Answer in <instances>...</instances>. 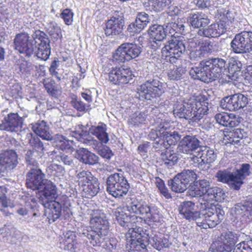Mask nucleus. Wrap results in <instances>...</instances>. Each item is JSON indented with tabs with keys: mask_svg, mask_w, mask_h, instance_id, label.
Returning <instances> with one entry per match:
<instances>
[{
	"mask_svg": "<svg viewBox=\"0 0 252 252\" xmlns=\"http://www.w3.org/2000/svg\"><path fill=\"white\" fill-rule=\"evenodd\" d=\"M197 207L200 210L197 223L201 228H213L223 219L224 212L208 202H200Z\"/></svg>",
	"mask_w": 252,
	"mask_h": 252,
	"instance_id": "obj_1",
	"label": "nucleus"
},
{
	"mask_svg": "<svg viewBox=\"0 0 252 252\" xmlns=\"http://www.w3.org/2000/svg\"><path fill=\"white\" fill-rule=\"evenodd\" d=\"M208 111L207 106L202 105L201 102L195 99H190L178 106L174 109L173 113L175 117L196 122L201 120Z\"/></svg>",
	"mask_w": 252,
	"mask_h": 252,
	"instance_id": "obj_2",
	"label": "nucleus"
},
{
	"mask_svg": "<svg viewBox=\"0 0 252 252\" xmlns=\"http://www.w3.org/2000/svg\"><path fill=\"white\" fill-rule=\"evenodd\" d=\"M106 190L112 196L119 198L126 195L130 188L127 180L120 173L111 174L106 180Z\"/></svg>",
	"mask_w": 252,
	"mask_h": 252,
	"instance_id": "obj_3",
	"label": "nucleus"
},
{
	"mask_svg": "<svg viewBox=\"0 0 252 252\" xmlns=\"http://www.w3.org/2000/svg\"><path fill=\"white\" fill-rule=\"evenodd\" d=\"M139 95L148 100L160 96L164 92L163 84L156 77L147 81L137 89Z\"/></svg>",
	"mask_w": 252,
	"mask_h": 252,
	"instance_id": "obj_4",
	"label": "nucleus"
},
{
	"mask_svg": "<svg viewBox=\"0 0 252 252\" xmlns=\"http://www.w3.org/2000/svg\"><path fill=\"white\" fill-rule=\"evenodd\" d=\"M141 51V48L136 44L124 43L117 48L113 54V60L119 63L129 61L138 57Z\"/></svg>",
	"mask_w": 252,
	"mask_h": 252,
	"instance_id": "obj_5",
	"label": "nucleus"
},
{
	"mask_svg": "<svg viewBox=\"0 0 252 252\" xmlns=\"http://www.w3.org/2000/svg\"><path fill=\"white\" fill-rule=\"evenodd\" d=\"M32 38L35 40L37 50L35 53L38 58L43 61L47 60L51 53L50 40L47 35L40 30L35 31L32 35Z\"/></svg>",
	"mask_w": 252,
	"mask_h": 252,
	"instance_id": "obj_6",
	"label": "nucleus"
},
{
	"mask_svg": "<svg viewBox=\"0 0 252 252\" xmlns=\"http://www.w3.org/2000/svg\"><path fill=\"white\" fill-rule=\"evenodd\" d=\"M14 45L15 50L29 57L33 53L36 47L35 40L33 38L30 39L29 35L26 32L16 34L14 39Z\"/></svg>",
	"mask_w": 252,
	"mask_h": 252,
	"instance_id": "obj_7",
	"label": "nucleus"
},
{
	"mask_svg": "<svg viewBox=\"0 0 252 252\" xmlns=\"http://www.w3.org/2000/svg\"><path fill=\"white\" fill-rule=\"evenodd\" d=\"M48 179L39 168H31L26 175V185L32 190H39Z\"/></svg>",
	"mask_w": 252,
	"mask_h": 252,
	"instance_id": "obj_8",
	"label": "nucleus"
},
{
	"mask_svg": "<svg viewBox=\"0 0 252 252\" xmlns=\"http://www.w3.org/2000/svg\"><path fill=\"white\" fill-rule=\"evenodd\" d=\"M125 26V18L122 12H115L106 23L105 33L107 35L121 34Z\"/></svg>",
	"mask_w": 252,
	"mask_h": 252,
	"instance_id": "obj_9",
	"label": "nucleus"
},
{
	"mask_svg": "<svg viewBox=\"0 0 252 252\" xmlns=\"http://www.w3.org/2000/svg\"><path fill=\"white\" fill-rule=\"evenodd\" d=\"M248 103V98L241 94L224 97L220 101V106L224 109L236 111L244 108Z\"/></svg>",
	"mask_w": 252,
	"mask_h": 252,
	"instance_id": "obj_10",
	"label": "nucleus"
},
{
	"mask_svg": "<svg viewBox=\"0 0 252 252\" xmlns=\"http://www.w3.org/2000/svg\"><path fill=\"white\" fill-rule=\"evenodd\" d=\"M150 39V46L154 50H157L163 45L167 34L164 26L154 25L149 29Z\"/></svg>",
	"mask_w": 252,
	"mask_h": 252,
	"instance_id": "obj_11",
	"label": "nucleus"
},
{
	"mask_svg": "<svg viewBox=\"0 0 252 252\" xmlns=\"http://www.w3.org/2000/svg\"><path fill=\"white\" fill-rule=\"evenodd\" d=\"M23 118L17 113H10L5 117L0 124V129L10 132H18L21 129Z\"/></svg>",
	"mask_w": 252,
	"mask_h": 252,
	"instance_id": "obj_12",
	"label": "nucleus"
},
{
	"mask_svg": "<svg viewBox=\"0 0 252 252\" xmlns=\"http://www.w3.org/2000/svg\"><path fill=\"white\" fill-rule=\"evenodd\" d=\"M108 76L109 81L115 85L126 84L132 79L131 71L123 67L113 68Z\"/></svg>",
	"mask_w": 252,
	"mask_h": 252,
	"instance_id": "obj_13",
	"label": "nucleus"
},
{
	"mask_svg": "<svg viewBox=\"0 0 252 252\" xmlns=\"http://www.w3.org/2000/svg\"><path fill=\"white\" fill-rule=\"evenodd\" d=\"M185 51V45L183 41L175 36L168 40L161 49L162 56H167V55L169 54L181 57Z\"/></svg>",
	"mask_w": 252,
	"mask_h": 252,
	"instance_id": "obj_14",
	"label": "nucleus"
},
{
	"mask_svg": "<svg viewBox=\"0 0 252 252\" xmlns=\"http://www.w3.org/2000/svg\"><path fill=\"white\" fill-rule=\"evenodd\" d=\"M90 224L92 228L108 232L109 222L106 215L99 210H92L90 212Z\"/></svg>",
	"mask_w": 252,
	"mask_h": 252,
	"instance_id": "obj_15",
	"label": "nucleus"
},
{
	"mask_svg": "<svg viewBox=\"0 0 252 252\" xmlns=\"http://www.w3.org/2000/svg\"><path fill=\"white\" fill-rule=\"evenodd\" d=\"M202 143L196 136L188 135L184 136L180 141L178 147V151L184 154H191L199 149Z\"/></svg>",
	"mask_w": 252,
	"mask_h": 252,
	"instance_id": "obj_16",
	"label": "nucleus"
},
{
	"mask_svg": "<svg viewBox=\"0 0 252 252\" xmlns=\"http://www.w3.org/2000/svg\"><path fill=\"white\" fill-rule=\"evenodd\" d=\"M17 157L13 150L1 151L0 153V173L15 167L18 163Z\"/></svg>",
	"mask_w": 252,
	"mask_h": 252,
	"instance_id": "obj_17",
	"label": "nucleus"
},
{
	"mask_svg": "<svg viewBox=\"0 0 252 252\" xmlns=\"http://www.w3.org/2000/svg\"><path fill=\"white\" fill-rule=\"evenodd\" d=\"M88 135L89 133L87 131H82L81 132L79 133L80 140L84 143L92 146L94 149L97 150L98 154L102 158L110 159L113 155L111 150L106 146L99 149L101 144L93 138L88 139L86 138Z\"/></svg>",
	"mask_w": 252,
	"mask_h": 252,
	"instance_id": "obj_18",
	"label": "nucleus"
},
{
	"mask_svg": "<svg viewBox=\"0 0 252 252\" xmlns=\"http://www.w3.org/2000/svg\"><path fill=\"white\" fill-rule=\"evenodd\" d=\"M39 190H40L39 202L41 204H47L49 201L55 200L58 196L55 185L49 180Z\"/></svg>",
	"mask_w": 252,
	"mask_h": 252,
	"instance_id": "obj_19",
	"label": "nucleus"
},
{
	"mask_svg": "<svg viewBox=\"0 0 252 252\" xmlns=\"http://www.w3.org/2000/svg\"><path fill=\"white\" fill-rule=\"evenodd\" d=\"M205 61L213 81L220 77L221 74L226 71V62L224 60L216 58Z\"/></svg>",
	"mask_w": 252,
	"mask_h": 252,
	"instance_id": "obj_20",
	"label": "nucleus"
},
{
	"mask_svg": "<svg viewBox=\"0 0 252 252\" xmlns=\"http://www.w3.org/2000/svg\"><path fill=\"white\" fill-rule=\"evenodd\" d=\"M189 74L193 79L204 82L213 81L205 60L200 62L198 66L192 67L189 70Z\"/></svg>",
	"mask_w": 252,
	"mask_h": 252,
	"instance_id": "obj_21",
	"label": "nucleus"
},
{
	"mask_svg": "<svg viewBox=\"0 0 252 252\" xmlns=\"http://www.w3.org/2000/svg\"><path fill=\"white\" fill-rule=\"evenodd\" d=\"M127 210L131 214L136 215H140L141 218L145 219L149 216L152 211L150 206L145 203L139 202L137 200L134 199L128 201L126 204Z\"/></svg>",
	"mask_w": 252,
	"mask_h": 252,
	"instance_id": "obj_22",
	"label": "nucleus"
},
{
	"mask_svg": "<svg viewBox=\"0 0 252 252\" xmlns=\"http://www.w3.org/2000/svg\"><path fill=\"white\" fill-rule=\"evenodd\" d=\"M31 127L34 133L43 140H51L52 138L49 125L44 120H39L31 124Z\"/></svg>",
	"mask_w": 252,
	"mask_h": 252,
	"instance_id": "obj_23",
	"label": "nucleus"
},
{
	"mask_svg": "<svg viewBox=\"0 0 252 252\" xmlns=\"http://www.w3.org/2000/svg\"><path fill=\"white\" fill-rule=\"evenodd\" d=\"M195 204L191 201H184L178 207V210L181 215L187 220H196L200 216V211L194 209Z\"/></svg>",
	"mask_w": 252,
	"mask_h": 252,
	"instance_id": "obj_24",
	"label": "nucleus"
},
{
	"mask_svg": "<svg viewBox=\"0 0 252 252\" xmlns=\"http://www.w3.org/2000/svg\"><path fill=\"white\" fill-rule=\"evenodd\" d=\"M232 214L238 219L244 220L251 216L252 212V203L244 201L236 204L231 209Z\"/></svg>",
	"mask_w": 252,
	"mask_h": 252,
	"instance_id": "obj_25",
	"label": "nucleus"
},
{
	"mask_svg": "<svg viewBox=\"0 0 252 252\" xmlns=\"http://www.w3.org/2000/svg\"><path fill=\"white\" fill-rule=\"evenodd\" d=\"M75 233L72 231H68L64 235L63 249L75 252L80 250L81 244L76 239Z\"/></svg>",
	"mask_w": 252,
	"mask_h": 252,
	"instance_id": "obj_26",
	"label": "nucleus"
},
{
	"mask_svg": "<svg viewBox=\"0 0 252 252\" xmlns=\"http://www.w3.org/2000/svg\"><path fill=\"white\" fill-rule=\"evenodd\" d=\"M108 233L92 228L90 231L86 230L83 232L82 235L88 238L91 245L93 246H100Z\"/></svg>",
	"mask_w": 252,
	"mask_h": 252,
	"instance_id": "obj_27",
	"label": "nucleus"
},
{
	"mask_svg": "<svg viewBox=\"0 0 252 252\" xmlns=\"http://www.w3.org/2000/svg\"><path fill=\"white\" fill-rule=\"evenodd\" d=\"M226 30L225 23L220 21L218 24H212L206 28L203 29L202 33L206 37H219Z\"/></svg>",
	"mask_w": 252,
	"mask_h": 252,
	"instance_id": "obj_28",
	"label": "nucleus"
},
{
	"mask_svg": "<svg viewBox=\"0 0 252 252\" xmlns=\"http://www.w3.org/2000/svg\"><path fill=\"white\" fill-rule=\"evenodd\" d=\"M76 153L78 160L86 164L94 165L98 162V157L86 148H79Z\"/></svg>",
	"mask_w": 252,
	"mask_h": 252,
	"instance_id": "obj_29",
	"label": "nucleus"
},
{
	"mask_svg": "<svg viewBox=\"0 0 252 252\" xmlns=\"http://www.w3.org/2000/svg\"><path fill=\"white\" fill-rule=\"evenodd\" d=\"M148 237V242L152 246L157 250L160 251L163 248H168L171 245V242L169 240V237L166 235L163 236L162 234H155L153 236L147 235Z\"/></svg>",
	"mask_w": 252,
	"mask_h": 252,
	"instance_id": "obj_30",
	"label": "nucleus"
},
{
	"mask_svg": "<svg viewBox=\"0 0 252 252\" xmlns=\"http://www.w3.org/2000/svg\"><path fill=\"white\" fill-rule=\"evenodd\" d=\"M209 41H205L199 44L198 48L191 50L189 58L192 61H198L208 56L210 53Z\"/></svg>",
	"mask_w": 252,
	"mask_h": 252,
	"instance_id": "obj_31",
	"label": "nucleus"
},
{
	"mask_svg": "<svg viewBox=\"0 0 252 252\" xmlns=\"http://www.w3.org/2000/svg\"><path fill=\"white\" fill-rule=\"evenodd\" d=\"M218 181L227 184L229 187L235 190H239L236 187V180L233 172L227 170H219L215 175Z\"/></svg>",
	"mask_w": 252,
	"mask_h": 252,
	"instance_id": "obj_32",
	"label": "nucleus"
},
{
	"mask_svg": "<svg viewBox=\"0 0 252 252\" xmlns=\"http://www.w3.org/2000/svg\"><path fill=\"white\" fill-rule=\"evenodd\" d=\"M251 165L249 163H243L239 169L233 172L236 180V187L239 189L243 184V180L251 174Z\"/></svg>",
	"mask_w": 252,
	"mask_h": 252,
	"instance_id": "obj_33",
	"label": "nucleus"
},
{
	"mask_svg": "<svg viewBox=\"0 0 252 252\" xmlns=\"http://www.w3.org/2000/svg\"><path fill=\"white\" fill-rule=\"evenodd\" d=\"M188 22L192 27L203 29L209 24L210 20L204 14L194 13L190 14Z\"/></svg>",
	"mask_w": 252,
	"mask_h": 252,
	"instance_id": "obj_34",
	"label": "nucleus"
},
{
	"mask_svg": "<svg viewBox=\"0 0 252 252\" xmlns=\"http://www.w3.org/2000/svg\"><path fill=\"white\" fill-rule=\"evenodd\" d=\"M198 151L199 157H201V161H202L203 164L211 163L215 160L217 156L213 149L207 146H202Z\"/></svg>",
	"mask_w": 252,
	"mask_h": 252,
	"instance_id": "obj_35",
	"label": "nucleus"
},
{
	"mask_svg": "<svg viewBox=\"0 0 252 252\" xmlns=\"http://www.w3.org/2000/svg\"><path fill=\"white\" fill-rule=\"evenodd\" d=\"M114 215L118 222L122 226H128L131 222L133 217L127 215L124 211V208L121 206L117 207L114 211Z\"/></svg>",
	"mask_w": 252,
	"mask_h": 252,
	"instance_id": "obj_36",
	"label": "nucleus"
},
{
	"mask_svg": "<svg viewBox=\"0 0 252 252\" xmlns=\"http://www.w3.org/2000/svg\"><path fill=\"white\" fill-rule=\"evenodd\" d=\"M91 133L95 136L100 141V143L106 144L109 140L108 134L106 132L105 125H102L97 126H92L91 129Z\"/></svg>",
	"mask_w": 252,
	"mask_h": 252,
	"instance_id": "obj_37",
	"label": "nucleus"
},
{
	"mask_svg": "<svg viewBox=\"0 0 252 252\" xmlns=\"http://www.w3.org/2000/svg\"><path fill=\"white\" fill-rule=\"evenodd\" d=\"M99 185L98 179L96 178L83 187L82 190L85 196L90 198L95 196L99 191Z\"/></svg>",
	"mask_w": 252,
	"mask_h": 252,
	"instance_id": "obj_38",
	"label": "nucleus"
},
{
	"mask_svg": "<svg viewBox=\"0 0 252 252\" xmlns=\"http://www.w3.org/2000/svg\"><path fill=\"white\" fill-rule=\"evenodd\" d=\"M168 185L171 190L175 192L182 193L187 189V185L181 180L177 175L168 181Z\"/></svg>",
	"mask_w": 252,
	"mask_h": 252,
	"instance_id": "obj_39",
	"label": "nucleus"
},
{
	"mask_svg": "<svg viewBox=\"0 0 252 252\" xmlns=\"http://www.w3.org/2000/svg\"><path fill=\"white\" fill-rule=\"evenodd\" d=\"M245 32H247L244 31L237 34L230 43L232 50L235 53L241 54V50L243 49L242 47L245 42L244 41Z\"/></svg>",
	"mask_w": 252,
	"mask_h": 252,
	"instance_id": "obj_40",
	"label": "nucleus"
},
{
	"mask_svg": "<svg viewBox=\"0 0 252 252\" xmlns=\"http://www.w3.org/2000/svg\"><path fill=\"white\" fill-rule=\"evenodd\" d=\"M237 238L236 234L232 231L222 233L218 240L221 243L232 248L237 242Z\"/></svg>",
	"mask_w": 252,
	"mask_h": 252,
	"instance_id": "obj_41",
	"label": "nucleus"
},
{
	"mask_svg": "<svg viewBox=\"0 0 252 252\" xmlns=\"http://www.w3.org/2000/svg\"><path fill=\"white\" fill-rule=\"evenodd\" d=\"M70 97L71 106L77 111L86 112L90 109V104L83 102L76 94H71Z\"/></svg>",
	"mask_w": 252,
	"mask_h": 252,
	"instance_id": "obj_42",
	"label": "nucleus"
},
{
	"mask_svg": "<svg viewBox=\"0 0 252 252\" xmlns=\"http://www.w3.org/2000/svg\"><path fill=\"white\" fill-rule=\"evenodd\" d=\"M77 178L79 185L82 188L96 178L92 175L91 172L83 170L77 174Z\"/></svg>",
	"mask_w": 252,
	"mask_h": 252,
	"instance_id": "obj_43",
	"label": "nucleus"
},
{
	"mask_svg": "<svg viewBox=\"0 0 252 252\" xmlns=\"http://www.w3.org/2000/svg\"><path fill=\"white\" fill-rule=\"evenodd\" d=\"M176 175L187 185L197 179V175L194 171L189 169H185Z\"/></svg>",
	"mask_w": 252,
	"mask_h": 252,
	"instance_id": "obj_44",
	"label": "nucleus"
},
{
	"mask_svg": "<svg viewBox=\"0 0 252 252\" xmlns=\"http://www.w3.org/2000/svg\"><path fill=\"white\" fill-rule=\"evenodd\" d=\"M38 153L34 150H28L25 155V159L27 166L31 168H38V163L37 161Z\"/></svg>",
	"mask_w": 252,
	"mask_h": 252,
	"instance_id": "obj_45",
	"label": "nucleus"
},
{
	"mask_svg": "<svg viewBox=\"0 0 252 252\" xmlns=\"http://www.w3.org/2000/svg\"><path fill=\"white\" fill-rule=\"evenodd\" d=\"M161 158L164 163L168 167L174 165L178 160L176 154L170 151H166L165 153H162Z\"/></svg>",
	"mask_w": 252,
	"mask_h": 252,
	"instance_id": "obj_46",
	"label": "nucleus"
},
{
	"mask_svg": "<svg viewBox=\"0 0 252 252\" xmlns=\"http://www.w3.org/2000/svg\"><path fill=\"white\" fill-rule=\"evenodd\" d=\"M141 227L129 228L127 235L131 237L132 242L136 241L139 245H143L144 237L141 235Z\"/></svg>",
	"mask_w": 252,
	"mask_h": 252,
	"instance_id": "obj_47",
	"label": "nucleus"
},
{
	"mask_svg": "<svg viewBox=\"0 0 252 252\" xmlns=\"http://www.w3.org/2000/svg\"><path fill=\"white\" fill-rule=\"evenodd\" d=\"M146 115L142 112H136L132 115L128 123L133 126H138L144 123L146 119Z\"/></svg>",
	"mask_w": 252,
	"mask_h": 252,
	"instance_id": "obj_48",
	"label": "nucleus"
},
{
	"mask_svg": "<svg viewBox=\"0 0 252 252\" xmlns=\"http://www.w3.org/2000/svg\"><path fill=\"white\" fill-rule=\"evenodd\" d=\"M223 194L222 189L217 187H210L204 195L207 196L209 199L218 200Z\"/></svg>",
	"mask_w": 252,
	"mask_h": 252,
	"instance_id": "obj_49",
	"label": "nucleus"
},
{
	"mask_svg": "<svg viewBox=\"0 0 252 252\" xmlns=\"http://www.w3.org/2000/svg\"><path fill=\"white\" fill-rule=\"evenodd\" d=\"M232 248L223 244L219 241L213 243L209 249V252H231Z\"/></svg>",
	"mask_w": 252,
	"mask_h": 252,
	"instance_id": "obj_50",
	"label": "nucleus"
},
{
	"mask_svg": "<svg viewBox=\"0 0 252 252\" xmlns=\"http://www.w3.org/2000/svg\"><path fill=\"white\" fill-rule=\"evenodd\" d=\"M185 73V70L181 67L173 66L168 72V76L170 80H178L182 78Z\"/></svg>",
	"mask_w": 252,
	"mask_h": 252,
	"instance_id": "obj_51",
	"label": "nucleus"
},
{
	"mask_svg": "<svg viewBox=\"0 0 252 252\" xmlns=\"http://www.w3.org/2000/svg\"><path fill=\"white\" fill-rule=\"evenodd\" d=\"M244 41H245L241 53L250 52L252 51V32H247L244 33Z\"/></svg>",
	"mask_w": 252,
	"mask_h": 252,
	"instance_id": "obj_52",
	"label": "nucleus"
},
{
	"mask_svg": "<svg viewBox=\"0 0 252 252\" xmlns=\"http://www.w3.org/2000/svg\"><path fill=\"white\" fill-rule=\"evenodd\" d=\"M31 136V139L29 140L30 145L33 148V150L38 152H43L44 149L42 142L36 136H33L30 133Z\"/></svg>",
	"mask_w": 252,
	"mask_h": 252,
	"instance_id": "obj_53",
	"label": "nucleus"
},
{
	"mask_svg": "<svg viewBox=\"0 0 252 252\" xmlns=\"http://www.w3.org/2000/svg\"><path fill=\"white\" fill-rule=\"evenodd\" d=\"M241 64L239 62H237L235 60H231L227 67V70L226 72H228V74H226L229 77H234L235 74H238L237 72H239L241 70Z\"/></svg>",
	"mask_w": 252,
	"mask_h": 252,
	"instance_id": "obj_54",
	"label": "nucleus"
},
{
	"mask_svg": "<svg viewBox=\"0 0 252 252\" xmlns=\"http://www.w3.org/2000/svg\"><path fill=\"white\" fill-rule=\"evenodd\" d=\"M232 252H252V240L243 241L237 244Z\"/></svg>",
	"mask_w": 252,
	"mask_h": 252,
	"instance_id": "obj_55",
	"label": "nucleus"
},
{
	"mask_svg": "<svg viewBox=\"0 0 252 252\" xmlns=\"http://www.w3.org/2000/svg\"><path fill=\"white\" fill-rule=\"evenodd\" d=\"M136 23H138L140 28L142 30L145 28L150 21V19L148 14L145 12H139L135 19Z\"/></svg>",
	"mask_w": 252,
	"mask_h": 252,
	"instance_id": "obj_56",
	"label": "nucleus"
},
{
	"mask_svg": "<svg viewBox=\"0 0 252 252\" xmlns=\"http://www.w3.org/2000/svg\"><path fill=\"white\" fill-rule=\"evenodd\" d=\"M48 32L51 37L55 40L62 37L61 29L57 24H51L48 29Z\"/></svg>",
	"mask_w": 252,
	"mask_h": 252,
	"instance_id": "obj_57",
	"label": "nucleus"
},
{
	"mask_svg": "<svg viewBox=\"0 0 252 252\" xmlns=\"http://www.w3.org/2000/svg\"><path fill=\"white\" fill-rule=\"evenodd\" d=\"M157 127L158 128L160 136H162L164 134L167 135L168 132H171V124L165 120H161V122Z\"/></svg>",
	"mask_w": 252,
	"mask_h": 252,
	"instance_id": "obj_58",
	"label": "nucleus"
},
{
	"mask_svg": "<svg viewBox=\"0 0 252 252\" xmlns=\"http://www.w3.org/2000/svg\"><path fill=\"white\" fill-rule=\"evenodd\" d=\"M73 15L71 10L66 8L63 10L60 16L66 25H70L73 22Z\"/></svg>",
	"mask_w": 252,
	"mask_h": 252,
	"instance_id": "obj_59",
	"label": "nucleus"
},
{
	"mask_svg": "<svg viewBox=\"0 0 252 252\" xmlns=\"http://www.w3.org/2000/svg\"><path fill=\"white\" fill-rule=\"evenodd\" d=\"M161 136L163 138H165V140L171 145H175L181 138V135L176 131L168 132L167 135L164 134Z\"/></svg>",
	"mask_w": 252,
	"mask_h": 252,
	"instance_id": "obj_60",
	"label": "nucleus"
},
{
	"mask_svg": "<svg viewBox=\"0 0 252 252\" xmlns=\"http://www.w3.org/2000/svg\"><path fill=\"white\" fill-rule=\"evenodd\" d=\"M19 68L23 74L29 75L33 70L34 65L30 62L23 61L19 64Z\"/></svg>",
	"mask_w": 252,
	"mask_h": 252,
	"instance_id": "obj_61",
	"label": "nucleus"
},
{
	"mask_svg": "<svg viewBox=\"0 0 252 252\" xmlns=\"http://www.w3.org/2000/svg\"><path fill=\"white\" fill-rule=\"evenodd\" d=\"M230 114L222 112L216 114L215 118L218 123L223 126H227V125H228V122L230 119Z\"/></svg>",
	"mask_w": 252,
	"mask_h": 252,
	"instance_id": "obj_62",
	"label": "nucleus"
},
{
	"mask_svg": "<svg viewBox=\"0 0 252 252\" xmlns=\"http://www.w3.org/2000/svg\"><path fill=\"white\" fill-rule=\"evenodd\" d=\"M74 142L72 140H69L66 139L60 145H56L61 150L65 151L67 152H71L74 150Z\"/></svg>",
	"mask_w": 252,
	"mask_h": 252,
	"instance_id": "obj_63",
	"label": "nucleus"
},
{
	"mask_svg": "<svg viewBox=\"0 0 252 252\" xmlns=\"http://www.w3.org/2000/svg\"><path fill=\"white\" fill-rule=\"evenodd\" d=\"M151 3L155 11H161L168 5L169 0H156Z\"/></svg>",
	"mask_w": 252,
	"mask_h": 252,
	"instance_id": "obj_64",
	"label": "nucleus"
}]
</instances>
